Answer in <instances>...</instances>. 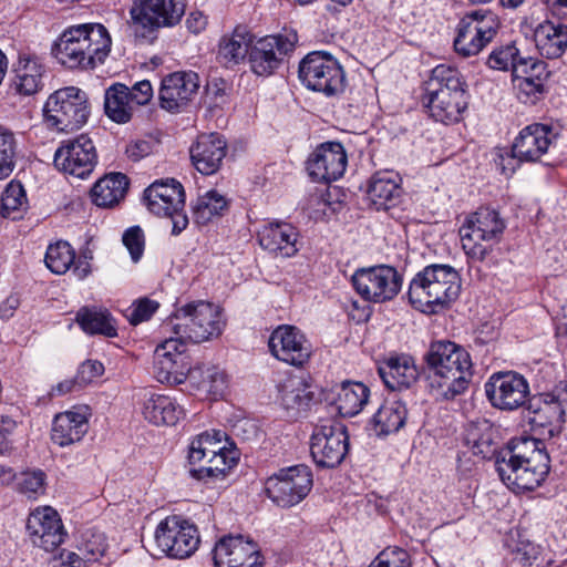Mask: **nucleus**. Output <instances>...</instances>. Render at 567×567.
Masks as SVG:
<instances>
[{
  "label": "nucleus",
  "instance_id": "5701e85b",
  "mask_svg": "<svg viewBox=\"0 0 567 567\" xmlns=\"http://www.w3.org/2000/svg\"><path fill=\"white\" fill-rule=\"evenodd\" d=\"M268 347L276 359L293 367H302L311 355L306 336L295 326H278L269 337Z\"/></svg>",
  "mask_w": 567,
  "mask_h": 567
},
{
  "label": "nucleus",
  "instance_id": "0e129e2a",
  "mask_svg": "<svg viewBox=\"0 0 567 567\" xmlns=\"http://www.w3.org/2000/svg\"><path fill=\"white\" fill-rule=\"evenodd\" d=\"M153 96L151 82L147 80L140 81L130 89V99L134 105H145Z\"/></svg>",
  "mask_w": 567,
  "mask_h": 567
},
{
  "label": "nucleus",
  "instance_id": "1a4fd4ad",
  "mask_svg": "<svg viewBox=\"0 0 567 567\" xmlns=\"http://www.w3.org/2000/svg\"><path fill=\"white\" fill-rule=\"evenodd\" d=\"M499 213L489 207H480L471 214L460 228L462 248L472 261H484L491 254V246L481 241L498 240L505 230Z\"/></svg>",
  "mask_w": 567,
  "mask_h": 567
},
{
  "label": "nucleus",
  "instance_id": "f704fd0d",
  "mask_svg": "<svg viewBox=\"0 0 567 567\" xmlns=\"http://www.w3.org/2000/svg\"><path fill=\"white\" fill-rule=\"evenodd\" d=\"M255 35L246 25H237L233 33L224 35L218 45L217 59L226 68L239 64L249 55Z\"/></svg>",
  "mask_w": 567,
  "mask_h": 567
},
{
  "label": "nucleus",
  "instance_id": "cd10ccee",
  "mask_svg": "<svg viewBox=\"0 0 567 567\" xmlns=\"http://www.w3.org/2000/svg\"><path fill=\"white\" fill-rule=\"evenodd\" d=\"M13 90L25 96L34 95L42 90L45 68L40 56L29 50H20L18 60L12 66Z\"/></svg>",
  "mask_w": 567,
  "mask_h": 567
},
{
  "label": "nucleus",
  "instance_id": "3c124183",
  "mask_svg": "<svg viewBox=\"0 0 567 567\" xmlns=\"http://www.w3.org/2000/svg\"><path fill=\"white\" fill-rule=\"evenodd\" d=\"M522 54L515 42H508L494 48L487 56L486 65L497 71H512L518 63Z\"/></svg>",
  "mask_w": 567,
  "mask_h": 567
},
{
  "label": "nucleus",
  "instance_id": "473e14b6",
  "mask_svg": "<svg viewBox=\"0 0 567 567\" xmlns=\"http://www.w3.org/2000/svg\"><path fill=\"white\" fill-rule=\"evenodd\" d=\"M402 192L399 174L382 171L371 177L368 196L377 210H389L400 203Z\"/></svg>",
  "mask_w": 567,
  "mask_h": 567
},
{
  "label": "nucleus",
  "instance_id": "6e6d98bb",
  "mask_svg": "<svg viewBox=\"0 0 567 567\" xmlns=\"http://www.w3.org/2000/svg\"><path fill=\"white\" fill-rule=\"evenodd\" d=\"M545 82L530 79H513L517 99L524 104H536L545 92Z\"/></svg>",
  "mask_w": 567,
  "mask_h": 567
},
{
  "label": "nucleus",
  "instance_id": "f8f14e48",
  "mask_svg": "<svg viewBox=\"0 0 567 567\" xmlns=\"http://www.w3.org/2000/svg\"><path fill=\"white\" fill-rule=\"evenodd\" d=\"M298 76L307 89L326 96L338 95L344 90V71L337 59L327 52L308 53L299 63Z\"/></svg>",
  "mask_w": 567,
  "mask_h": 567
},
{
  "label": "nucleus",
  "instance_id": "dca6fc26",
  "mask_svg": "<svg viewBox=\"0 0 567 567\" xmlns=\"http://www.w3.org/2000/svg\"><path fill=\"white\" fill-rule=\"evenodd\" d=\"M155 543L167 557L184 559L194 554L199 544L197 527L178 515L167 516L155 530Z\"/></svg>",
  "mask_w": 567,
  "mask_h": 567
},
{
  "label": "nucleus",
  "instance_id": "69168bd1",
  "mask_svg": "<svg viewBox=\"0 0 567 567\" xmlns=\"http://www.w3.org/2000/svg\"><path fill=\"white\" fill-rule=\"evenodd\" d=\"M17 429V422L8 416L0 415V454L10 449V436Z\"/></svg>",
  "mask_w": 567,
  "mask_h": 567
},
{
  "label": "nucleus",
  "instance_id": "f3484780",
  "mask_svg": "<svg viewBox=\"0 0 567 567\" xmlns=\"http://www.w3.org/2000/svg\"><path fill=\"white\" fill-rule=\"evenodd\" d=\"M349 451L347 427L339 422L328 421L316 425L310 439V453L320 468H334L344 460Z\"/></svg>",
  "mask_w": 567,
  "mask_h": 567
},
{
  "label": "nucleus",
  "instance_id": "f257e3e1",
  "mask_svg": "<svg viewBox=\"0 0 567 567\" xmlns=\"http://www.w3.org/2000/svg\"><path fill=\"white\" fill-rule=\"evenodd\" d=\"M424 374L431 394L443 400H454L463 394L473 378L470 353L450 340L430 343L423 355Z\"/></svg>",
  "mask_w": 567,
  "mask_h": 567
},
{
  "label": "nucleus",
  "instance_id": "412c9836",
  "mask_svg": "<svg viewBox=\"0 0 567 567\" xmlns=\"http://www.w3.org/2000/svg\"><path fill=\"white\" fill-rule=\"evenodd\" d=\"M53 164L60 172L85 178L97 164L93 141L86 134L63 141L54 153Z\"/></svg>",
  "mask_w": 567,
  "mask_h": 567
},
{
  "label": "nucleus",
  "instance_id": "864d4df0",
  "mask_svg": "<svg viewBox=\"0 0 567 567\" xmlns=\"http://www.w3.org/2000/svg\"><path fill=\"white\" fill-rule=\"evenodd\" d=\"M105 537L102 533L86 530L82 534L76 549L86 558L89 563L97 561L106 550Z\"/></svg>",
  "mask_w": 567,
  "mask_h": 567
},
{
  "label": "nucleus",
  "instance_id": "c85d7f7f",
  "mask_svg": "<svg viewBox=\"0 0 567 567\" xmlns=\"http://www.w3.org/2000/svg\"><path fill=\"white\" fill-rule=\"evenodd\" d=\"M227 143L217 134H203L192 145L189 153L194 167L203 175L215 174L226 156Z\"/></svg>",
  "mask_w": 567,
  "mask_h": 567
},
{
  "label": "nucleus",
  "instance_id": "a18cd8bd",
  "mask_svg": "<svg viewBox=\"0 0 567 567\" xmlns=\"http://www.w3.org/2000/svg\"><path fill=\"white\" fill-rule=\"evenodd\" d=\"M228 209V200L216 190L199 196L193 206V217L197 225H206L213 217L221 216Z\"/></svg>",
  "mask_w": 567,
  "mask_h": 567
},
{
  "label": "nucleus",
  "instance_id": "b1692460",
  "mask_svg": "<svg viewBox=\"0 0 567 567\" xmlns=\"http://www.w3.org/2000/svg\"><path fill=\"white\" fill-rule=\"evenodd\" d=\"M348 156L339 142L318 145L307 159V171L313 182L331 183L343 176Z\"/></svg>",
  "mask_w": 567,
  "mask_h": 567
},
{
  "label": "nucleus",
  "instance_id": "a878e982",
  "mask_svg": "<svg viewBox=\"0 0 567 567\" xmlns=\"http://www.w3.org/2000/svg\"><path fill=\"white\" fill-rule=\"evenodd\" d=\"M215 567H261L258 546L243 536H225L213 549Z\"/></svg>",
  "mask_w": 567,
  "mask_h": 567
},
{
  "label": "nucleus",
  "instance_id": "4d7b16f0",
  "mask_svg": "<svg viewBox=\"0 0 567 567\" xmlns=\"http://www.w3.org/2000/svg\"><path fill=\"white\" fill-rule=\"evenodd\" d=\"M47 475L43 471H32L22 473L18 489L28 498H37L39 495L44 494Z\"/></svg>",
  "mask_w": 567,
  "mask_h": 567
},
{
  "label": "nucleus",
  "instance_id": "49530a36",
  "mask_svg": "<svg viewBox=\"0 0 567 567\" xmlns=\"http://www.w3.org/2000/svg\"><path fill=\"white\" fill-rule=\"evenodd\" d=\"M494 436L493 425L488 421H483L470 430L467 442L472 444L474 454L488 458L495 454L497 449Z\"/></svg>",
  "mask_w": 567,
  "mask_h": 567
},
{
  "label": "nucleus",
  "instance_id": "bb28decb",
  "mask_svg": "<svg viewBox=\"0 0 567 567\" xmlns=\"http://www.w3.org/2000/svg\"><path fill=\"white\" fill-rule=\"evenodd\" d=\"M199 79L195 72H174L162 80L159 89L161 107L169 112H179L196 95Z\"/></svg>",
  "mask_w": 567,
  "mask_h": 567
},
{
  "label": "nucleus",
  "instance_id": "a211bd4d",
  "mask_svg": "<svg viewBox=\"0 0 567 567\" xmlns=\"http://www.w3.org/2000/svg\"><path fill=\"white\" fill-rule=\"evenodd\" d=\"M485 394L493 408L512 412L525 408L529 396V383L515 371L493 373L485 385Z\"/></svg>",
  "mask_w": 567,
  "mask_h": 567
},
{
  "label": "nucleus",
  "instance_id": "09e8293b",
  "mask_svg": "<svg viewBox=\"0 0 567 567\" xmlns=\"http://www.w3.org/2000/svg\"><path fill=\"white\" fill-rule=\"evenodd\" d=\"M75 260V251L68 241L51 244L45 252L47 267L56 275L65 274Z\"/></svg>",
  "mask_w": 567,
  "mask_h": 567
},
{
  "label": "nucleus",
  "instance_id": "774afa93",
  "mask_svg": "<svg viewBox=\"0 0 567 567\" xmlns=\"http://www.w3.org/2000/svg\"><path fill=\"white\" fill-rule=\"evenodd\" d=\"M19 306L20 297L17 293H11L0 303V318L4 321L11 319Z\"/></svg>",
  "mask_w": 567,
  "mask_h": 567
},
{
  "label": "nucleus",
  "instance_id": "2eb2a0df",
  "mask_svg": "<svg viewBox=\"0 0 567 567\" xmlns=\"http://www.w3.org/2000/svg\"><path fill=\"white\" fill-rule=\"evenodd\" d=\"M351 280L357 293L363 300L374 303L392 300L402 287V276L388 265L357 269Z\"/></svg>",
  "mask_w": 567,
  "mask_h": 567
},
{
  "label": "nucleus",
  "instance_id": "7ed1b4c3",
  "mask_svg": "<svg viewBox=\"0 0 567 567\" xmlns=\"http://www.w3.org/2000/svg\"><path fill=\"white\" fill-rule=\"evenodd\" d=\"M112 40L101 23L70 27L52 47V54L70 69H93L102 64L111 51Z\"/></svg>",
  "mask_w": 567,
  "mask_h": 567
},
{
  "label": "nucleus",
  "instance_id": "79ce46f5",
  "mask_svg": "<svg viewBox=\"0 0 567 567\" xmlns=\"http://www.w3.org/2000/svg\"><path fill=\"white\" fill-rule=\"evenodd\" d=\"M75 321L89 334H102L107 338L117 336L113 318L109 310L96 307H82Z\"/></svg>",
  "mask_w": 567,
  "mask_h": 567
},
{
  "label": "nucleus",
  "instance_id": "4be33fe9",
  "mask_svg": "<svg viewBox=\"0 0 567 567\" xmlns=\"http://www.w3.org/2000/svg\"><path fill=\"white\" fill-rule=\"evenodd\" d=\"M559 132L545 123H533L522 128L512 144V156L522 163H545L555 146Z\"/></svg>",
  "mask_w": 567,
  "mask_h": 567
},
{
  "label": "nucleus",
  "instance_id": "bf43d9fd",
  "mask_svg": "<svg viewBox=\"0 0 567 567\" xmlns=\"http://www.w3.org/2000/svg\"><path fill=\"white\" fill-rule=\"evenodd\" d=\"M370 567H412V563L405 549L394 547L382 550Z\"/></svg>",
  "mask_w": 567,
  "mask_h": 567
},
{
  "label": "nucleus",
  "instance_id": "e2e57ef3",
  "mask_svg": "<svg viewBox=\"0 0 567 567\" xmlns=\"http://www.w3.org/2000/svg\"><path fill=\"white\" fill-rule=\"evenodd\" d=\"M104 373V365L97 360H86L78 369L74 377L78 381V388H83L92 383Z\"/></svg>",
  "mask_w": 567,
  "mask_h": 567
},
{
  "label": "nucleus",
  "instance_id": "72a5a7b5",
  "mask_svg": "<svg viewBox=\"0 0 567 567\" xmlns=\"http://www.w3.org/2000/svg\"><path fill=\"white\" fill-rule=\"evenodd\" d=\"M89 429L87 417L79 411H65L54 416L51 440L54 444L65 447L80 442Z\"/></svg>",
  "mask_w": 567,
  "mask_h": 567
},
{
  "label": "nucleus",
  "instance_id": "20e7f679",
  "mask_svg": "<svg viewBox=\"0 0 567 567\" xmlns=\"http://www.w3.org/2000/svg\"><path fill=\"white\" fill-rule=\"evenodd\" d=\"M423 103L430 116L444 124L457 123L468 106L467 83L461 72L446 64L436 65L424 83Z\"/></svg>",
  "mask_w": 567,
  "mask_h": 567
},
{
  "label": "nucleus",
  "instance_id": "338daca9",
  "mask_svg": "<svg viewBox=\"0 0 567 567\" xmlns=\"http://www.w3.org/2000/svg\"><path fill=\"white\" fill-rule=\"evenodd\" d=\"M127 157L138 162L152 153V143L144 140L131 142L125 150Z\"/></svg>",
  "mask_w": 567,
  "mask_h": 567
},
{
  "label": "nucleus",
  "instance_id": "9d476101",
  "mask_svg": "<svg viewBox=\"0 0 567 567\" xmlns=\"http://www.w3.org/2000/svg\"><path fill=\"white\" fill-rule=\"evenodd\" d=\"M566 408L567 381H559L550 391L530 395L524 411L533 431L554 437L565 423Z\"/></svg>",
  "mask_w": 567,
  "mask_h": 567
},
{
  "label": "nucleus",
  "instance_id": "0eeeda50",
  "mask_svg": "<svg viewBox=\"0 0 567 567\" xmlns=\"http://www.w3.org/2000/svg\"><path fill=\"white\" fill-rule=\"evenodd\" d=\"M186 0H134L128 25L135 39L152 43L163 28H174L185 14Z\"/></svg>",
  "mask_w": 567,
  "mask_h": 567
},
{
  "label": "nucleus",
  "instance_id": "ddd939ff",
  "mask_svg": "<svg viewBox=\"0 0 567 567\" xmlns=\"http://www.w3.org/2000/svg\"><path fill=\"white\" fill-rule=\"evenodd\" d=\"M148 209L172 220V235H179L188 225L184 213L185 193L181 183L175 179L156 181L144 190Z\"/></svg>",
  "mask_w": 567,
  "mask_h": 567
},
{
  "label": "nucleus",
  "instance_id": "5fc2aeb1",
  "mask_svg": "<svg viewBox=\"0 0 567 567\" xmlns=\"http://www.w3.org/2000/svg\"><path fill=\"white\" fill-rule=\"evenodd\" d=\"M547 63L532 56H520L512 74L513 79H530L537 81H547L549 71Z\"/></svg>",
  "mask_w": 567,
  "mask_h": 567
},
{
  "label": "nucleus",
  "instance_id": "9b49d317",
  "mask_svg": "<svg viewBox=\"0 0 567 567\" xmlns=\"http://www.w3.org/2000/svg\"><path fill=\"white\" fill-rule=\"evenodd\" d=\"M499 27L497 14L491 10L478 9L466 13L455 29L454 51L462 58L477 55L494 40Z\"/></svg>",
  "mask_w": 567,
  "mask_h": 567
},
{
  "label": "nucleus",
  "instance_id": "39448f33",
  "mask_svg": "<svg viewBox=\"0 0 567 567\" xmlns=\"http://www.w3.org/2000/svg\"><path fill=\"white\" fill-rule=\"evenodd\" d=\"M461 292L457 270L445 264H432L419 271L410 282L408 297L412 307L436 315L449 308Z\"/></svg>",
  "mask_w": 567,
  "mask_h": 567
},
{
  "label": "nucleus",
  "instance_id": "6ab92c4d",
  "mask_svg": "<svg viewBox=\"0 0 567 567\" xmlns=\"http://www.w3.org/2000/svg\"><path fill=\"white\" fill-rule=\"evenodd\" d=\"M297 41V33L292 31L252 41L248 55L251 71L259 76L271 75L295 50Z\"/></svg>",
  "mask_w": 567,
  "mask_h": 567
},
{
  "label": "nucleus",
  "instance_id": "8fccbe9b",
  "mask_svg": "<svg viewBox=\"0 0 567 567\" xmlns=\"http://www.w3.org/2000/svg\"><path fill=\"white\" fill-rule=\"evenodd\" d=\"M18 143L14 134L0 125V181L9 177L14 171Z\"/></svg>",
  "mask_w": 567,
  "mask_h": 567
},
{
  "label": "nucleus",
  "instance_id": "c756f323",
  "mask_svg": "<svg viewBox=\"0 0 567 567\" xmlns=\"http://www.w3.org/2000/svg\"><path fill=\"white\" fill-rule=\"evenodd\" d=\"M257 237L261 248L276 257L289 258L299 250V231L289 223H269L258 231Z\"/></svg>",
  "mask_w": 567,
  "mask_h": 567
},
{
  "label": "nucleus",
  "instance_id": "ea45409f",
  "mask_svg": "<svg viewBox=\"0 0 567 567\" xmlns=\"http://www.w3.org/2000/svg\"><path fill=\"white\" fill-rule=\"evenodd\" d=\"M408 409L401 400L385 401L373 414L371 425L378 436L396 433L405 424Z\"/></svg>",
  "mask_w": 567,
  "mask_h": 567
},
{
  "label": "nucleus",
  "instance_id": "4c0bfd02",
  "mask_svg": "<svg viewBox=\"0 0 567 567\" xmlns=\"http://www.w3.org/2000/svg\"><path fill=\"white\" fill-rule=\"evenodd\" d=\"M143 415L155 425H175L184 410L168 395L151 393L143 402Z\"/></svg>",
  "mask_w": 567,
  "mask_h": 567
},
{
  "label": "nucleus",
  "instance_id": "052dcab7",
  "mask_svg": "<svg viewBox=\"0 0 567 567\" xmlns=\"http://www.w3.org/2000/svg\"><path fill=\"white\" fill-rule=\"evenodd\" d=\"M123 244L127 248L131 258L134 262H137L144 252V234L141 227L133 226L125 230L123 234Z\"/></svg>",
  "mask_w": 567,
  "mask_h": 567
},
{
  "label": "nucleus",
  "instance_id": "4468645a",
  "mask_svg": "<svg viewBox=\"0 0 567 567\" xmlns=\"http://www.w3.org/2000/svg\"><path fill=\"white\" fill-rule=\"evenodd\" d=\"M313 485L311 470L305 464L281 468L265 483L267 496L279 507L289 508L307 497Z\"/></svg>",
  "mask_w": 567,
  "mask_h": 567
},
{
  "label": "nucleus",
  "instance_id": "2f4dec72",
  "mask_svg": "<svg viewBox=\"0 0 567 567\" xmlns=\"http://www.w3.org/2000/svg\"><path fill=\"white\" fill-rule=\"evenodd\" d=\"M282 408L297 417L317 402L316 388L301 377H289L278 386Z\"/></svg>",
  "mask_w": 567,
  "mask_h": 567
},
{
  "label": "nucleus",
  "instance_id": "423d86ee",
  "mask_svg": "<svg viewBox=\"0 0 567 567\" xmlns=\"http://www.w3.org/2000/svg\"><path fill=\"white\" fill-rule=\"evenodd\" d=\"M164 328H169L179 342L200 343L218 337L224 328L218 308L207 301L197 300L176 307Z\"/></svg>",
  "mask_w": 567,
  "mask_h": 567
},
{
  "label": "nucleus",
  "instance_id": "a19ab883",
  "mask_svg": "<svg viewBox=\"0 0 567 567\" xmlns=\"http://www.w3.org/2000/svg\"><path fill=\"white\" fill-rule=\"evenodd\" d=\"M370 390L361 382L346 381L340 384L334 400L340 415L352 417L368 403Z\"/></svg>",
  "mask_w": 567,
  "mask_h": 567
},
{
  "label": "nucleus",
  "instance_id": "f03ea898",
  "mask_svg": "<svg viewBox=\"0 0 567 567\" xmlns=\"http://www.w3.org/2000/svg\"><path fill=\"white\" fill-rule=\"evenodd\" d=\"M549 455L543 442L532 437L509 441L507 449L497 457L495 466L501 480L511 488L534 491L549 473Z\"/></svg>",
  "mask_w": 567,
  "mask_h": 567
},
{
  "label": "nucleus",
  "instance_id": "7c9ffc66",
  "mask_svg": "<svg viewBox=\"0 0 567 567\" xmlns=\"http://www.w3.org/2000/svg\"><path fill=\"white\" fill-rule=\"evenodd\" d=\"M380 378L391 391L410 389L419 379L415 360L409 354H391L378 368Z\"/></svg>",
  "mask_w": 567,
  "mask_h": 567
},
{
  "label": "nucleus",
  "instance_id": "aec40b11",
  "mask_svg": "<svg viewBox=\"0 0 567 567\" xmlns=\"http://www.w3.org/2000/svg\"><path fill=\"white\" fill-rule=\"evenodd\" d=\"M194 373L192 360L186 353V344L179 342V339L171 337L157 346L154 375L158 382L181 384Z\"/></svg>",
  "mask_w": 567,
  "mask_h": 567
},
{
  "label": "nucleus",
  "instance_id": "603ef678",
  "mask_svg": "<svg viewBox=\"0 0 567 567\" xmlns=\"http://www.w3.org/2000/svg\"><path fill=\"white\" fill-rule=\"evenodd\" d=\"M513 561L522 567H544L547 561L543 557V549L527 539H519L511 549Z\"/></svg>",
  "mask_w": 567,
  "mask_h": 567
},
{
  "label": "nucleus",
  "instance_id": "6e6552de",
  "mask_svg": "<svg viewBox=\"0 0 567 567\" xmlns=\"http://www.w3.org/2000/svg\"><path fill=\"white\" fill-rule=\"evenodd\" d=\"M91 113L87 95L75 86L51 93L43 106L47 125L58 132H73L86 124Z\"/></svg>",
  "mask_w": 567,
  "mask_h": 567
},
{
  "label": "nucleus",
  "instance_id": "c9c22d12",
  "mask_svg": "<svg viewBox=\"0 0 567 567\" xmlns=\"http://www.w3.org/2000/svg\"><path fill=\"white\" fill-rule=\"evenodd\" d=\"M534 41L540 55L560 58L567 49V25L545 21L535 29Z\"/></svg>",
  "mask_w": 567,
  "mask_h": 567
},
{
  "label": "nucleus",
  "instance_id": "37998d69",
  "mask_svg": "<svg viewBox=\"0 0 567 567\" xmlns=\"http://www.w3.org/2000/svg\"><path fill=\"white\" fill-rule=\"evenodd\" d=\"M133 102L130 99V87L123 83H114L104 94L105 114L116 123H126L133 113Z\"/></svg>",
  "mask_w": 567,
  "mask_h": 567
},
{
  "label": "nucleus",
  "instance_id": "393cba45",
  "mask_svg": "<svg viewBox=\"0 0 567 567\" xmlns=\"http://www.w3.org/2000/svg\"><path fill=\"white\" fill-rule=\"evenodd\" d=\"M27 530L33 545L45 551L56 549L66 537L60 515L50 506L39 507L30 514Z\"/></svg>",
  "mask_w": 567,
  "mask_h": 567
},
{
  "label": "nucleus",
  "instance_id": "680f3d73",
  "mask_svg": "<svg viewBox=\"0 0 567 567\" xmlns=\"http://www.w3.org/2000/svg\"><path fill=\"white\" fill-rule=\"evenodd\" d=\"M203 388L213 395H223L227 388V377L217 368H208L203 377Z\"/></svg>",
  "mask_w": 567,
  "mask_h": 567
},
{
  "label": "nucleus",
  "instance_id": "e433bc0d",
  "mask_svg": "<svg viewBox=\"0 0 567 567\" xmlns=\"http://www.w3.org/2000/svg\"><path fill=\"white\" fill-rule=\"evenodd\" d=\"M239 453L236 449H225L224 451L208 457V465H188L189 475L205 483H215L224 480L228 472L237 465Z\"/></svg>",
  "mask_w": 567,
  "mask_h": 567
},
{
  "label": "nucleus",
  "instance_id": "de8ad7c7",
  "mask_svg": "<svg viewBox=\"0 0 567 567\" xmlns=\"http://www.w3.org/2000/svg\"><path fill=\"white\" fill-rule=\"evenodd\" d=\"M28 200L23 186L10 182L1 196V215L4 218L19 219L27 209Z\"/></svg>",
  "mask_w": 567,
  "mask_h": 567
},
{
  "label": "nucleus",
  "instance_id": "13d9d810",
  "mask_svg": "<svg viewBox=\"0 0 567 567\" xmlns=\"http://www.w3.org/2000/svg\"><path fill=\"white\" fill-rule=\"evenodd\" d=\"M159 303L147 297L140 298L126 310V318L131 324L137 326L150 320L158 310Z\"/></svg>",
  "mask_w": 567,
  "mask_h": 567
},
{
  "label": "nucleus",
  "instance_id": "c03bdc74",
  "mask_svg": "<svg viewBox=\"0 0 567 567\" xmlns=\"http://www.w3.org/2000/svg\"><path fill=\"white\" fill-rule=\"evenodd\" d=\"M221 437L223 433L220 431H214L213 434L205 432L197 435L188 447V465L200 464L206 457L227 449L225 445H221Z\"/></svg>",
  "mask_w": 567,
  "mask_h": 567
},
{
  "label": "nucleus",
  "instance_id": "58836bf2",
  "mask_svg": "<svg viewBox=\"0 0 567 567\" xmlns=\"http://www.w3.org/2000/svg\"><path fill=\"white\" fill-rule=\"evenodd\" d=\"M128 178L122 173H110L100 178L91 190L93 203L99 207H113L125 196Z\"/></svg>",
  "mask_w": 567,
  "mask_h": 567
}]
</instances>
